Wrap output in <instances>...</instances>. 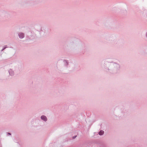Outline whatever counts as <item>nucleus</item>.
Wrapping results in <instances>:
<instances>
[{
    "label": "nucleus",
    "mask_w": 147,
    "mask_h": 147,
    "mask_svg": "<svg viewBox=\"0 0 147 147\" xmlns=\"http://www.w3.org/2000/svg\"><path fill=\"white\" fill-rule=\"evenodd\" d=\"M41 119L42 120L44 121H46L47 120V117L44 115H42L41 116Z\"/></svg>",
    "instance_id": "2"
},
{
    "label": "nucleus",
    "mask_w": 147,
    "mask_h": 147,
    "mask_svg": "<svg viewBox=\"0 0 147 147\" xmlns=\"http://www.w3.org/2000/svg\"><path fill=\"white\" fill-rule=\"evenodd\" d=\"M115 64L116 65L117 67L119 68V64H117L116 63H115Z\"/></svg>",
    "instance_id": "7"
},
{
    "label": "nucleus",
    "mask_w": 147,
    "mask_h": 147,
    "mask_svg": "<svg viewBox=\"0 0 147 147\" xmlns=\"http://www.w3.org/2000/svg\"><path fill=\"white\" fill-rule=\"evenodd\" d=\"M7 47V45H5L4 46L3 49L1 50V51H3L4 50H5L6 48Z\"/></svg>",
    "instance_id": "6"
},
{
    "label": "nucleus",
    "mask_w": 147,
    "mask_h": 147,
    "mask_svg": "<svg viewBox=\"0 0 147 147\" xmlns=\"http://www.w3.org/2000/svg\"><path fill=\"white\" fill-rule=\"evenodd\" d=\"M64 62H65V65L66 66H67L68 63V61L66 60H64Z\"/></svg>",
    "instance_id": "5"
},
{
    "label": "nucleus",
    "mask_w": 147,
    "mask_h": 147,
    "mask_svg": "<svg viewBox=\"0 0 147 147\" xmlns=\"http://www.w3.org/2000/svg\"><path fill=\"white\" fill-rule=\"evenodd\" d=\"M8 134L9 135H11V134L10 133H8Z\"/></svg>",
    "instance_id": "9"
},
{
    "label": "nucleus",
    "mask_w": 147,
    "mask_h": 147,
    "mask_svg": "<svg viewBox=\"0 0 147 147\" xmlns=\"http://www.w3.org/2000/svg\"><path fill=\"white\" fill-rule=\"evenodd\" d=\"M146 37H147V32L146 33Z\"/></svg>",
    "instance_id": "10"
},
{
    "label": "nucleus",
    "mask_w": 147,
    "mask_h": 147,
    "mask_svg": "<svg viewBox=\"0 0 147 147\" xmlns=\"http://www.w3.org/2000/svg\"><path fill=\"white\" fill-rule=\"evenodd\" d=\"M9 75L11 76H13L14 74V71H13L11 69H10L9 71Z\"/></svg>",
    "instance_id": "3"
},
{
    "label": "nucleus",
    "mask_w": 147,
    "mask_h": 147,
    "mask_svg": "<svg viewBox=\"0 0 147 147\" xmlns=\"http://www.w3.org/2000/svg\"><path fill=\"white\" fill-rule=\"evenodd\" d=\"M76 136H74L73 137V139H74L75 138H76Z\"/></svg>",
    "instance_id": "8"
},
{
    "label": "nucleus",
    "mask_w": 147,
    "mask_h": 147,
    "mask_svg": "<svg viewBox=\"0 0 147 147\" xmlns=\"http://www.w3.org/2000/svg\"><path fill=\"white\" fill-rule=\"evenodd\" d=\"M104 131L102 130H101L99 132L98 134L100 135H102L104 134Z\"/></svg>",
    "instance_id": "4"
},
{
    "label": "nucleus",
    "mask_w": 147,
    "mask_h": 147,
    "mask_svg": "<svg viewBox=\"0 0 147 147\" xmlns=\"http://www.w3.org/2000/svg\"><path fill=\"white\" fill-rule=\"evenodd\" d=\"M18 35L19 38L20 39H22L25 37L24 34L22 32H20L18 34Z\"/></svg>",
    "instance_id": "1"
}]
</instances>
